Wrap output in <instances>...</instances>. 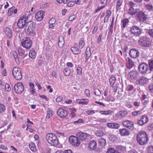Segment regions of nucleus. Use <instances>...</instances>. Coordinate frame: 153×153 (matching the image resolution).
I'll use <instances>...</instances> for the list:
<instances>
[{"label":"nucleus","mask_w":153,"mask_h":153,"mask_svg":"<svg viewBox=\"0 0 153 153\" xmlns=\"http://www.w3.org/2000/svg\"><path fill=\"white\" fill-rule=\"evenodd\" d=\"M119 131L121 135L122 136H128L130 134V132L126 128L120 129Z\"/></svg>","instance_id":"18"},{"label":"nucleus","mask_w":153,"mask_h":153,"mask_svg":"<svg viewBox=\"0 0 153 153\" xmlns=\"http://www.w3.org/2000/svg\"><path fill=\"white\" fill-rule=\"evenodd\" d=\"M5 87L6 90L7 91H10L11 90V88H10V85L8 84H6L5 85Z\"/></svg>","instance_id":"59"},{"label":"nucleus","mask_w":153,"mask_h":153,"mask_svg":"<svg viewBox=\"0 0 153 153\" xmlns=\"http://www.w3.org/2000/svg\"><path fill=\"white\" fill-rule=\"evenodd\" d=\"M129 54L131 57L136 58L139 56V52L137 49H132L129 51Z\"/></svg>","instance_id":"14"},{"label":"nucleus","mask_w":153,"mask_h":153,"mask_svg":"<svg viewBox=\"0 0 153 153\" xmlns=\"http://www.w3.org/2000/svg\"><path fill=\"white\" fill-rule=\"evenodd\" d=\"M72 52L74 55H77L81 52V50L78 48L75 47H72L71 48Z\"/></svg>","instance_id":"20"},{"label":"nucleus","mask_w":153,"mask_h":153,"mask_svg":"<svg viewBox=\"0 0 153 153\" xmlns=\"http://www.w3.org/2000/svg\"><path fill=\"white\" fill-rule=\"evenodd\" d=\"M4 32L7 36L9 38H11L12 36V31L10 28L8 27H6L4 29Z\"/></svg>","instance_id":"21"},{"label":"nucleus","mask_w":153,"mask_h":153,"mask_svg":"<svg viewBox=\"0 0 153 153\" xmlns=\"http://www.w3.org/2000/svg\"><path fill=\"white\" fill-rule=\"evenodd\" d=\"M108 111H100V113L102 114L106 115L108 114Z\"/></svg>","instance_id":"58"},{"label":"nucleus","mask_w":153,"mask_h":153,"mask_svg":"<svg viewBox=\"0 0 153 153\" xmlns=\"http://www.w3.org/2000/svg\"><path fill=\"white\" fill-rule=\"evenodd\" d=\"M98 145L101 147L103 148L106 144V142L105 140L102 137H100L98 139Z\"/></svg>","instance_id":"22"},{"label":"nucleus","mask_w":153,"mask_h":153,"mask_svg":"<svg viewBox=\"0 0 153 153\" xmlns=\"http://www.w3.org/2000/svg\"><path fill=\"white\" fill-rule=\"evenodd\" d=\"M12 74L14 77L17 80H20L22 78L21 71L17 68L15 67L13 68Z\"/></svg>","instance_id":"7"},{"label":"nucleus","mask_w":153,"mask_h":153,"mask_svg":"<svg viewBox=\"0 0 153 153\" xmlns=\"http://www.w3.org/2000/svg\"><path fill=\"white\" fill-rule=\"evenodd\" d=\"M128 114V112L126 111H120L119 112L118 114L122 117H124Z\"/></svg>","instance_id":"38"},{"label":"nucleus","mask_w":153,"mask_h":153,"mask_svg":"<svg viewBox=\"0 0 153 153\" xmlns=\"http://www.w3.org/2000/svg\"><path fill=\"white\" fill-rule=\"evenodd\" d=\"M34 27H28L27 30V31H25L26 33L27 34H31L33 33V28Z\"/></svg>","instance_id":"37"},{"label":"nucleus","mask_w":153,"mask_h":153,"mask_svg":"<svg viewBox=\"0 0 153 153\" xmlns=\"http://www.w3.org/2000/svg\"><path fill=\"white\" fill-rule=\"evenodd\" d=\"M137 123L140 126H142L144 124L141 118L140 120H138Z\"/></svg>","instance_id":"61"},{"label":"nucleus","mask_w":153,"mask_h":153,"mask_svg":"<svg viewBox=\"0 0 153 153\" xmlns=\"http://www.w3.org/2000/svg\"><path fill=\"white\" fill-rule=\"evenodd\" d=\"M107 126L110 128H113V123H108L107 124Z\"/></svg>","instance_id":"57"},{"label":"nucleus","mask_w":153,"mask_h":153,"mask_svg":"<svg viewBox=\"0 0 153 153\" xmlns=\"http://www.w3.org/2000/svg\"><path fill=\"white\" fill-rule=\"evenodd\" d=\"M23 41L22 42V45L27 49H29L32 46V41L29 37H26L24 39Z\"/></svg>","instance_id":"9"},{"label":"nucleus","mask_w":153,"mask_h":153,"mask_svg":"<svg viewBox=\"0 0 153 153\" xmlns=\"http://www.w3.org/2000/svg\"><path fill=\"white\" fill-rule=\"evenodd\" d=\"M89 134L83 132H80L76 134L79 140H80L81 141H85L88 139Z\"/></svg>","instance_id":"12"},{"label":"nucleus","mask_w":153,"mask_h":153,"mask_svg":"<svg viewBox=\"0 0 153 153\" xmlns=\"http://www.w3.org/2000/svg\"><path fill=\"white\" fill-rule=\"evenodd\" d=\"M34 27H28L27 30V31H25L26 33L27 34H31L33 33V28Z\"/></svg>","instance_id":"36"},{"label":"nucleus","mask_w":153,"mask_h":153,"mask_svg":"<svg viewBox=\"0 0 153 153\" xmlns=\"http://www.w3.org/2000/svg\"><path fill=\"white\" fill-rule=\"evenodd\" d=\"M115 81V78L114 76H111L109 79L110 84L112 87H113L114 85Z\"/></svg>","instance_id":"33"},{"label":"nucleus","mask_w":153,"mask_h":153,"mask_svg":"<svg viewBox=\"0 0 153 153\" xmlns=\"http://www.w3.org/2000/svg\"><path fill=\"white\" fill-rule=\"evenodd\" d=\"M69 141L70 143L74 146L77 147L80 143L79 140L78 139L77 137L71 136L69 137Z\"/></svg>","instance_id":"11"},{"label":"nucleus","mask_w":153,"mask_h":153,"mask_svg":"<svg viewBox=\"0 0 153 153\" xmlns=\"http://www.w3.org/2000/svg\"><path fill=\"white\" fill-rule=\"evenodd\" d=\"M137 74V71H132L130 72L129 75L131 78H134L136 77Z\"/></svg>","instance_id":"29"},{"label":"nucleus","mask_w":153,"mask_h":153,"mask_svg":"<svg viewBox=\"0 0 153 153\" xmlns=\"http://www.w3.org/2000/svg\"><path fill=\"white\" fill-rule=\"evenodd\" d=\"M94 92L95 95L97 96H100L101 94L100 90L97 88L94 89Z\"/></svg>","instance_id":"42"},{"label":"nucleus","mask_w":153,"mask_h":153,"mask_svg":"<svg viewBox=\"0 0 153 153\" xmlns=\"http://www.w3.org/2000/svg\"><path fill=\"white\" fill-rule=\"evenodd\" d=\"M35 27V24L33 22L30 20L26 22V27Z\"/></svg>","instance_id":"25"},{"label":"nucleus","mask_w":153,"mask_h":153,"mask_svg":"<svg viewBox=\"0 0 153 153\" xmlns=\"http://www.w3.org/2000/svg\"><path fill=\"white\" fill-rule=\"evenodd\" d=\"M71 70L69 68H66L63 70L64 74L65 76H68L71 73Z\"/></svg>","instance_id":"30"},{"label":"nucleus","mask_w":153,"mask_h":153,"mask_svg":"<svg viewBox=\"0 0 153 153\" xmlns=\"http://www.w3.org/2000/svg\"><path fill=\"white\" fill-rule=\"evenodd\" d=\"M5 110V107L4 105L0 103V114L4 112Z\"/></svg>","instance_id":"43"},{"label":"nucleus","mask_w":153,"mask_h":153,"mask_svg":"<svg viewBox=\"0 0 153 153\" xmlns=\"http://www.w3.org/2000/svg\"><path fill=\"white\" fill-rule=\"evenodd\" d=\"M52 115V112L51 111H47V114L46 118H48V119Z\"/></svg>","instance_id":"52"},{"label":"nucleus","mask_w":153,"mask_h":153,"mask_svg":"<svg viewBox=\"0 0 153 153\" xmlns=\"http://www.w3.org/2000/svg\"><path fill=\"white\" fill-rule=\"evenodd\" d=\"M122 0H117L116 7V9L118 11V10L120 6L122 5Z\"/></svg>","instance_id":"34"},{"label":"nucleus","mask_w":153,"mask_h":153,"mask_svg":"<svg viewBox=\"0 0 153 153\" xmlns=\"http://www.w3.org/2000/svg\"><path fill=\"white\" fill-rule=\"evenodd\" d=\"M102 36V34H100L98 37L97 39V43H99L100 42L101 40V38Z\"/></svg>","instance_id":"60"},{"label":"nucleus","mask_w":153,"mask_h":153,"mask_svg":"<svg viewBox=\"0 0 153 153\" xmlns=\"http://www.w3.org/2000/svg\"><path fill=\"white\" fill-rule=\"evenodd\" d=\"M129 21L127 19H125L123 20L122 22L123 23V28H125L127 23H128Z\"/></svg>","instance_id":"41"},{"label":"nucleus","mask_w":153,"mask_h":153,"mask_svg":"<svg viewBox=\"0 0 153 153\" xmlns=\"http://www.w3.org/2000/svg\"><path fill=\"white\" fill-rule=\"evenodd\" d=\"M138 42L140 45L143 47H149L151 45V41L150 39L145 36H141Z\"/></svg>","instance_id":"3"},{"label":"nucleus","mask_w":153,"mask_h":153,"mask_svg":"<svg viewBox=\"0 0 153 153\" xmlns=\"http://www.w3.org/2000/svg\"><path fill=\"white\" fill-rule=\"evenodd\" d=\"M138 82L140 85H144L146 83L147 78L144 76H142L140 78Z\"/></svg>","instance_id":"24"},{"label":"nucleus","mask_w":153,"mask_h":153,"mask_svg":"<svg viewBox=\"0 0 153 153\" xmlns=\"http://www.w3.org/2000/svg\"><path fill=\"white\" fill-rule=\"evenodd\" d=\"M147 33L150 36L153 38V29H150L147 30Z\"/></svg>","instance_id":"47"},{"label":"nucleus","mask_w":153,"mask_h":153,"mask_svg":"<svg viewBox=\"0 0 153 153\" xmlns=\"http://www.w3.org/2000/svg\"><path fill=\"white\" fill-rule=\"evenodd\" d=\"M141 118L144 123H147L149 120L148 117L145 115L142 116Z\"/></svg>","instance_id":"40"},{"label":"nucleus","mask_w":153,"mask_h":153,"mask_svg":"<svg viewBox=\"0 0 153 153\" xmlns=\"http://www.w3.org/2000/svg\"><path fill=\"white\" fill-rule=\"evenodd\" d=\"M90 48L89 47H88L85 51V56H91V53L90 51Z\"/></svg>","instance_id":"45"},{"label":"nucleus","mask_w":153,"mask_h":153,"mask_svg":"<svg viewBox=\"0 0 153 153\" xmlns=\"http://www.w3.org/2000/svg\"><path fill=\"white\" fill-rule=\"evenodd\" d=\"M106 153H120L117 150H115L114 149L112 148H109L107 152Z\"/></svg>","instance_id":"35"},{"label":"nucleus","mask_w":153,"mask_h":153,"mask_svg":"<svg viewBox=\"0 0 153 153\" xmlns=\"http://www.w3.org/2000/svg\"><path fill=\"white\" fill-rule=\"evenodd\" d=\"M114 100L113 97L109 95L105 98V100L108 102H113Z\"/></svg>","instance_id":"32"},{"label":"nucleus","mask_w":153,"mask_h":153,"mask_svg":"<svg viewBox=\"0 0 153 153\" xmlns=\"http://www.w3.org/2000/svg\"><path fill=\"white\" fill-rule=\"evenodd\" d=\"M13 54L15 58L16 62L18 64H19V58L18 57V55L17 53L15 51H13Z\"/></svg>","instance_id":"28"},{"label":"nucleus","mask_w":153,"mask_h":153,"mask_svg":"<svg viewBox=\"0 0 153 153\" xmlns=\"http://www.w3.org/2000/svg\"><path fill=\"white\" fill-rule=\"evenodd\" d=\"M119 124L116 123H113V128L117 129L119 127Z\"/></svg>","instance_id":"56"},{"label":"nucleus","mask_w":153,"mask_h":153,"mask_svg":"<svg viewBox=\"0 0 153 153\" xmlns=\"http://www.w3.org/2000/svg\"><path fill=\"white\" fill-rule=\"evenodd\" d=\"M75 4V2L74 1H69L67 4V5L68 7H71L73 6Z\"/></svg>","instance_id":"51"},{"label":"nucleus","mask_w":153,"mask_h":153,"mask_svg":"<svg viewBox=\"0 0 153 153\" xmlns=\"http://www.w3.org/2000/svg\"><path fill=\"white\" fill-rule=\"evenodd\" d=\"M84 42L82 40L79 41V46L80 48L82 49L84 45Z\"/></svg>","instance_id":"48"},{"label":"nucleus","mask_w":153,"mask_h":153,"mask_svg":"<svg viewBox=\"0 0 153 153\" xmlns=\"http://www.w3.org/2000/svg\"><path fill=\"white\" fill-rule=\"evenodd\" d=\"M24 16L25 15H23L20 18L17 22V26L19 28H23L24 26L25 27L26 22L24 19Z\"/></svg>","instance_id":"16"},{"label":"nucleus","mask_w":153,"mask_h":153,"mask_svg":"<svg viewBox=\"0 0 153 153\" xmlns=\"http://www.w3.org/2000/svg\"><path fill=\"white\" fill-rule=\"evenodd\" d=\"M137 139L138 142L141 145L146 143L148 140L147 135L145 132L140 131L137 134Z\"/></svg>","instance_id":"1"},{"label":"nucleus","mask_w":153,"mask_h":153,"mask_svg":"<svg viewBox=\"0 0 153 153\" xmlns=\"http://www.w3.org/2000/svg\"><path fill=\"white\" fill-rule=\"evenodd\" d=\"M129 8L128 10V13L131 16H133L136 14L137 12L139 9L134 8L135 7V4L132 1H130L129 2Z\"/></svg>","instance_id":"10"},{"label":"nucleus","mask_w":153,"mask_h":153,"mask_svg":"<svg viewBox=\"0 0 153 153\" xmlns=\"http://www.w3.org/2000/svg\"><path fill=\"white\" fill-rule=\"evenodd\" d=\"M82 69L80 67H78L76 69V72L77 74L81 75L82 74Z\"/></svg>","instance_id":"49"},{"label":"nucleus","mask_w":153,"mask_h":153,"mask_svg":"<svg viewBox=\"0 0 153 153\" xmlns=\"http://www.w3.org/2000/svg\"><path fill=\"white\" fill-rule=\"evenodd\" d=\"M137 12L136 17L137 20L139 22H143L147 19V16L145 14L144 12L140 11L139 9Z\"/></svg>","instance_id":"6"},{"label":"nucleus","mask_w":153,"mask_h":153,"mask_svg":"<svg viewBox=\"0 0 153 153\" xmlns=\"http://www.w3.org/2000/svg\"><path fill=\"white\" fill-rule=\"evenodd\" d=\"M123 124L124 127L128 128L130 130H132L134 128V123L131 121L126 120L124 121Z\"/></svg>","instance_id":"13"},{"label":"nucleus","mask_w":153,"mask_h":153,"mask_svg":"<svg viewBox=\"0 0 153 153\" xmlns=\"http://www.w3.org/2000/svg\"><path fill=\"white\" fill-rule=\"evenodd\" d=\"M148 151L149 153H153V146H149L148 147Z\"/></svg>","instance_id":"54"},{"label":"nucleus","mask_w":153,"mask_h":153,"mask_svg":"<svg viewBox=\"0 0 153 153\" xmlns=\"http://www.w3.org/2000/svg\"><path fill=\"white\" fill-rule=\"evenodd\" d=\"M95 151L98 153H100L102 151V148H97L94 149Z\"/></svg>","instance_id":"63"},{"label":"nucleus","mask_w":153,"mask_h":153,"mask_svg":"<svg viewBox=\"0 0 153 153\" xmlns=\"http://www.w3.org/2000/svg\"><path fill=\"white\" fill-rule=\"evenodd\" d=\"M57 114L61 118L65 117L68 114V111L62 108L59 109L57 111Z\"/></svg>","instance_id":"15"},{"label":"nucleus","mask_w":153,"mask_h":153,"mask_svg":"<svg viewBox=\"0 0 153 153\" xmlns=\"http://www.w3.org/2000/svg\"><path fill=\"white\" fill-rule=\"evenodd\" d=\"M29 56L30 58L32 59L35 58L36 56L35 51L33 50H31L29 52Z\"/></svg>","instance_id":"31"},{"label":"nucleus","mask_w":153,"mask_h":153,"mask_svg":"<svg viewBox=\"0 0 153 153\" xmlns=\"http://www.w3.org/2000/svg\"><path fill=\"white\" fill-rule=\"evenodd\" d=\"M131 33L136 37L139 36L142 33L143 29L140 27L134 26L130 29Z\"/></svg>","instance_id":"4"},{"label":"nucleus","mask_w":153,"mask_h":153,"mask_svg":"<svg viewBox=\"0 0 153 153\" xmlns=\"http://www.w3.org/2000/svg\"><path fill=\"white\" fill-rule=\"evenodd\" d=\"M138 69L139 72L143 75L146 74L149 70L148 64L145 62L140 64L138 66Z\"/></svg>","instance_id":"5"},{"label":"nucleus","mask_w":153,"mask_h":153,"mask_svg":"<svg viewBox=\"0 0 153 153\" xmlns=\"http://www.w3.org/2000/svg\"><path fill=\"white\" fill-rule=\"evenodd\" d=\"M45 138L48 142L53 146H56L58 144V140L54 134L48 133L46 134Z\"/></svg>","instance_id":"2"},{"label":"nucleus","mask_w":153,"mask_h":153,"mask_svg":"<svg viewBox=\"0 0 153 153\" xmlns=\"http://www.w3.org/2000/svg\"><path fill=\"white\" fill-rule=\"evenodd\" d=\"M85 93L87 97H89L90 96V91L88 89H86L85 90Z\"/></svg>","instance_id":"64"},{"label":"nucleus","mask_w":153,"mask_h":153,"mask_svg":"<svg viewBox=\"0 0 153 153\" xmlns=\"http://www.w3.org/2000/svg\"><path fill=\"white\" fill-rule=\"evenodd\" d=\"M65 44L64 38L62 36L59 37L58 39V46L60 48H62Z\"/></svg>","instance_id":"23"},{"label":"nucleus","mask_w":153,"mask_h":153,"mask_svg":"<svg viewBox=\"0 0 153 153\" xmlns=\"http://www.w3.org/2000/svg\"><path fill=\"white\" fill-rule=\"evenodd\" d=\"M44 12L43 11H40L36 13L35 18L38 21H41L43 19Z\"/></svg>","instance_id":"17"},{"label":"nucleus","mask_w":153,"mask_h":153,"mask_svg":"<svg viewBox=\"0 0 153 153\" xmlns=\"http://www.w3.org/2000/svg\"><path fill=\"white\" fill-rule=\"evenodd\" d=\"M148 129L149 131L153 130V123L150 124L148 126Z\"/></svg>","instance_id":"55"},{"label":"nucleus","mask_w":153,"mask_h":153,"mask_svg":"<svg viewBox=\"0 0 153 153\" xmlns=\"http://www.w3.org/2000/svg\"><path fill=\"white\" fill-rule=\"evenodd\" d=\"M149 69L150 73L153 72V60H150L148 61Z\"/></svg>","instance_id":"27"},{"label":"nucleus","mask_w":153,"mask_h":153,"mask_svg":"<svg viewBox=\"0 0 153 153\" xmlns=\"http://www.w3.org/2000/svg\"><path fill=\"white\" fill-rule=\"evenodd\" d=\"M75 17V15H73L72 16H71L68 18V20L69 21H72L74 20Z\"/></svg>","instance_id":"62"},{"label":"nucleus","mask_w":153,"mask_h":153,"mask_svg":"<svg viewBox=\"0 0 153 153\" xmlns=\"http://www.w3.org/2000/svg\"><path fill=\"white\" fill-rule=\"evenodd\" d=\"M134 65L133 62L131 60L128 59V61L127 62L126 64V66L127 68L130 69Z\"/></svg>","instance_id":"26"},{"label":"nucleus","mask_w":153,"mask_h":153,"mask_svg":"<svg viewBox=\"0 0 153 153\" xmlns=\"http://www.w3.org/2000/svg\"><path fill=\"white\" fill-rule=\"evenodd\" d=\"M56 22V19L54 18L51 19L49 21V23L50 24H53Z\"/></svg>","instance_id":"53"},{"label":"nucleus","mask_w":153,"mask_h":153,"mask_svg":"<svg viewBox=\"0 0 153 153\" xmlns=\"http://www.w3.org/2000/svg\"><path fill=\"white\" fill-rule=\"evenodd\" d=\"M103 134V132L101 130H97L96 132V135L97 137H101Z\"/></svg>","instance_id":"44"},{"label":"nucleus","mask_w":153,"mask_h":153,"mask_svg":"<svg viewBox=\"0 0 153 153\" xmlns=\"http://www.w3.org/2000/svg\"><path fill=\"white\" fill-rule=\"evenodd\" d=\"M25 15L24 19L25 21L27 22L28 20V18L30 16V13L27 12L24 14Z\"/></svg>","instance_id":"39"},{"label":"nucleus","mask_w":153,"mask_h":153,"mask_svg":"<svg viewBox=\"0 0 153 153\" xmlns=\"http://www.w3.org/2000/svg\"><path fill=\"white\" fill-rule=\"evenodd\" d=\"M149 90L152 93H153V83H151L149 85Z\"/></svg>","instance_id":"50"},{"label":"nucleus","mask_w":153,"mask_h":153,"mask_svg":"<svg viewBox=\"0 0 153 153\" xmlns=\"http://www.w3.org/2000/svg\"><path fill=\"white\" fill-rule=\"evenodd\" d=\"M29 147L30 150L33 152H35L36 151V149L34 147L35 145L34 144H29Z\"/></svg>","instance_id":"46"},{"label":"nucleus","mask_w":153,"mask_h":153,"mask_svg":"<svg viewBox=\"0 0 153 153\" xmlns=\"http://www.w3.org/2000/svg\"><path fill=\"white\" fill-rule=\"evenodd\" d=\"M24 89L23 85L21 82H19L16 84L13 88L14 91L17 94H20L22 93Z\"/></svg>","instance_id":"8"},{"label":"nucleus","mask_w":153,"mask_h":153,"mask_svg":"<svg viewBox=\"0 0 153 153\" xmlns=\"http://www.w3.org/2000/svg\"><path fill=\"white\" fill-rule=\"evenodd\" d=\"M96 146L97 143L95 140H92L90 141L89 144V149L93 150L96 148Z\"/></svg>","instance_id":"19"}]
</instances>
